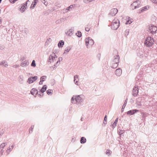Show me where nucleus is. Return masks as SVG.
<instances>
[{"mask_svg":"<svg viewBox=\"0 0 157 157\" xmlns=\"http://www.w3.org/2000/svg\"><path fill=\"white\" fill-rule=\"evenodd\" d=\"M68 10L67 9H63L61 10V13H65L67 12Z\"/></svg>","mask_w":157,"mask_h":157,"instance_id":"nucleus-41","label":"nucleus"},{"mask_svg":"<svg viewBox=\"0 0 157 157\" xmlns=\"http://www.w3.org/2000/svg\"><path fill=\"white\" fill-rule=\"evenodd\" d=\"M115 74L117 76H120L122 73V70L120 68L117 69L115 71Z\"/></svg>","mask_w":157,"mask_h":157,"instance_id":"nucleus-15","label":"nucleus"},{"mask_svg":"<svg viewBox=\"0 0 157 157\" xmlns=\"http://www.w3.org/2000/svg\"><path fill=\"white\" fill-rule=\"evenodd\" d=\"M70 48H66L64 53H63V55L67 53L70 51Z\"/></svg>","mask_w":157,"mask_h":157,"instance_id":"nucleus-34","label":"nucleus"},{"mask_svg":"<svg viewBox=\"0 0 157 157\" xmlns=\"http://www.w3.org/2000/svg\"><path fill=\"white\" fill-rule=\"evenodd\" d=\"M118 118H117L115 120L114 122L112 125L113 128H115L117 126V123L118 121Z\"/></svg>","mask_w":157,"mask_h":157,"instance_id":"nucleus-27","label":"nucleus"},{"mask_svg":"<svg viewBox=\"0 0 157 157\" xmlns=\"http://www.w3.org/2000/svg\"><path fill=\"white\" fill-rule=\"evenodd\" d=\"M30 2V1L29 0H28L27 2H26V6L27 5V4L28 3V2Z\"/></svg>","mask_w":157,"mask_h":157,"instance_id":"nucleus-58","label":"nucleus"},{"mask_svg":"<svg viewBox=\"0 0 157 157\" xmlns=\"http://www.w3.org/2000/svg\"><path fill=\"white\" fill-rule=\"evenodd\" d=\"M74 30V27H71L69 29H67V30H66L65 33L67 36H71L73 34Z\"/></svg>","mask_w":157,"mask_h":157,"instance_id":"nucleus-9","label":"nucleus"},{"mask_svg":"<svg viewBox=\"0 0 157 157\" xmlns=\"http://www.w3.org/2000/svg\"><path fill=\"white\" fill-rule=\"evenodd\" d=\"M76 35L79 37H80L82 36V33L79 31H78L77 33H76Z\"/></svg>","mask_w":157,"mask_h":157,"instance_id":"nucleus-31","label":"nucleus"},{"mask_svg":"<svg viewBox=\"0 0 157 157\" xmlns=\"http://www.w3.org/2000/svg\"><path fill=\"white\" fill-rule=\"evenodd\" d=\"M153 3L157 4V0H151Z\"/></svg>","mask_w":157,"mask_h":157,"instance_id":"nucleus-48","label":"nucleus"},{"mask_svg":"<svg viewBox=\"0 0 157 157\" xmlns=\"http://www.w3.org/2000/svg\"><path fill=\"white\" fill-rule=\"evenodd\" d=\"M78 76L77 75H76L74 76V81L75 84L78 85L77 83L78 82V81H77L76 82H75L76 78H78Z\"/></svg>","mask_w":157,"mask_h":157,"instance_id":"nucleus-36","label":"nucleus"},{"mask_svg":"<svg viewBox=\"0 0 157 157\" xmlns=\"http://www.w3.org/2000/svg\"><path fill=\"white\" fill-rule=\"evenodd\" d=\"M4 151L3 149L0 150V157L2 155L3 153L4 152Z\"/></svg>","mask_w":157,"mask_h":157,"instance_id":"nucleus-43","label":"nucleus"},{"mask_svg":"<svg viewBox=\"0 0 157 157\" xmlns=\"http://www.w3.org/2000/svg\"><path fill=\"white\" fill-rule=\"evenodd\" d=\"M154 42L153 39L151 36H148L147 37L145 41L144 42V44L147 46L149 47L152 45Z\"/></svg>","mask_w":157,"mask_h":157,"instance_id":"nucleus-2","label":"nucleus"},{"mask_svg":"<svg viewBox=\"0 0 157 157\" xmlns=\"http://www.w3.org/2000/svg\"><path fill=\"white\" fill-rule=\"evenodd\" d=\"M123 133V131H122L120 132H119V134L120 135H121Z\"/></svg>","mask_w":157,"mask_h":157,"instance_id":"nucleus-54","label":"nucleus"},{"mask_svg":"<svg viewBox=\"0 0 157 157\" xmlns=\"http://www.w3.org/2000/svg\"><path fill=\"white\" fill-rule=\"evenodd\" d=\"M55 67H56V65H54V66H52V68H54V69H55Z\"/></svg>","mask_w":157,"mask_h":157,"instance_id":"nucleus-60","label":"nucleus"},{"mask_svg":"<svg viewBox=\"0 0 157 157\" xmlns=\"http://www.w3.org/2000/svg\"><path fill=\"white\" fill-rule=\"evenodd\" d=\"M10 2L13 3H14L15 2V0H10Z\"/></svg>","mask_w":157,"mask_h":157,"instance_id":"nucleus-53","label":"nucleus"},{"mask_svg":"<svg viewBox=\"0 0 157 157\" xmlns=\"http://www.w3.org/2000/svg\"><path fill=\"white\" fill-rule=\"evenodd\" d=\"M120 21L118 19L115 18L112 21L111 24V27L112 29L117 30L119 27Z\"/></svg>","mask_w":157,"mask_h":157,"instance_id":"nucleus-1","label":"nucleus"},{"mask_svg":"<svg viewBox=\"0 0 157 157\" xmlns=\"http://www.w3.org/2000/svg\"><path fill=\"white\" fill-rule=\"evenodd\" d=\"M118 64L117 63H113V64L112 66H111V67L113 68H115L118 66Z\"/></svg>","mask_w":157,"mask_h":157,"instance_id":"nucleus-29","label":"nucleus"},{"mask_svg":"<svg viewBox=\"0 0 157 157\" xmlns=\"http://www.w3.org/2000/svg\"><path fill=\"white\" fill-rule=\"evenodd\" d=\"M29 64V61L28 60H25L21 63L20 66L22 67H25L27 66Z\"/></svg>","mask_w":157,"mask_h":157,"instance_id":"nucleus-13","label":"nucleus"},{"mask_svg":"<svg viewBox=\"0 0 157 157\" xmlns=\"http://www.w3.org/2000/svg\"><path fill=\"white\" fill-rule=\"evenodd\" d=\"M137 55L140 58H142L144 56L143 53V52L141 51H140L139 52H138L137 54Z\"/></svg>","mask_w":157,"mask_h":157,"instance_id":"nucleus-22","label":"nucleus"},{"mask_svg":"<svg viewBox=\"0 0 157 157\" xmlns=\"http://www.w3.org/2000/svg\"><path fill=\"white\" fill-rule=\"evenodd\" d=\"M31 66L33 67H35L36 66V64L35 63V61L34 60H33L32 63L31 64Z\"/></svg>","mask_w":157,"mask_h":157,"instance_id":"nucleus-35","label":"nucleus"},{"mask_svg":"<svg viewBox=\"0 0 157 157\" xmlns=\"http://www.w3.org/2000/svg\"><path fill=\"white\" fill-rule=\"evenodd\" d=\"M6 144L7 143L5 142L2 144L0 145V150L2 149V148H4Z\"/></svg>","mask_w":157,"mask_h":157,"instance_id":"nucleus-26","label":"nucleus"},{"mask_svg":"<svg viewBox=\"0 0 157 157\" xmlns=\"http://www.w3.org/2000/svg\"><path fill=\"white\" fill-rule=\"evenodd\" d=\"M129 20L127 21L126 22V24H130L132 22L131 21V22L130 23H129Z\"/></svg>","mask_w":157,"mask_h":157,"instance_id":"nucleus-55","label":"nucleus"},{"mask_svg":"<svg viewBox=\"0 0 157 157\" xmlns=\"http://www.w3.org/2000/svg\"><path fill=\"white\" fill-rule=\"evenodd\" d=\"M64 44V42L63 40H61L59 41V47H62Z\"/></svg>","mask_w":157,"mask_h":157,"instance_id":"nucleus-33","label":"nucleus"},{"mask_svg":"<svg viewBox=\"0 0 157 157\" xmlns=\"http://www.w3.org/2000/svg\"><path fill=\"white\" fill-rule=\"evenodd\" d=\"M43 81H40L39 82V84L40 85H41L43 84Z\"/></svg>","mask_w":157,"mask_h":157,"instance_id":"nucleus-57","label":"nucleus"},{"mask_svg":"<svg viewBox=\"0 0 157 157\" xmlns=\"http://www.w3.org/2000/svg\"><path fill=\"white\" fill-rule=\"evenodd\" d=\"M47 78V76H43L41 77L40 79L41 81H44Z\"/></svg>","mask_w":157,"mask_h":157,"instance_id":"nucleus-32","label":"nucleus"},{"mask_svg":"<svg viewBox=\"0 0 157 157\" xmlns=\"http://www.w3.org/2000/svg\"><path fill=\"white\" fill-rule=\"evenodd\" d=\"M83 97L84 96L83 95L75 96V101L76 102V103L80 104L83 101Z\"/></svg>","mask_w":157,"mask_h":157,"instance_id":"nucleus-6","label":"nucleus"},{"mask_svg":"<svg viewBox=\"0 0 157 157\" xmlns=\"http://www.w3.org/2000/svg\"><path fill=\"white\" fill-rule=\"evenodd\" d=\"M83 2L86 3H88L90 2L89 0H83Z\"/></svg>","mask_w":157,"mask_h":157,"instance_id":"nucleus-46","label":"nucleus"},{"mask_svg":"<svg viewBox=\"0 0 157 157\" xmlns=\"http://www.w3.org/2000/svg\"><path fill=\"white\" fill-rule=\"evenodd\" d=\"M75 6V4L71 5L69 6L67 8V9L68 10V11L71 10H72V9Z\"/></svg>","mask_w":157,"mask_h":157,"instance_id":"nucleus-25","label":"nucleus"},{"mask_svg":"<svg viewBox=\"0 0 157 157\" xmlns=\"http://www.w3.org/2000/svg\"><path fill=\"white\" fill-rule=\"evenodd\" d=\"M14 144H13L10 147H8V150H10V151H11L14 147Z\"/></svg>","mask_w":157,"mask_h":157,"instance_id":"nucleus-38","label":"nucleus"},{"mask_svg":"<svg viewBox=\"0 0 157 157\" xmlns=\"http://www.w3.org/2000/svg\"><path fill=\"white\" fill-rule=\"evenodd\" d=\"M138 87H134L132 91V95L134 97L136 96L138 94Z\"/></svg>","mask_w":157,"mask_h":157,"instance_id":"nucleus-11","label":"nucleus"},{"mask_svg":"<svg viewBox=\"0 0 157 157\" xmlns=\"http://www.w3.org/2000/svg\"><path fill=\"white\" fill-rule=\"evenodd\" d=\"M85 30L87 32H88L90 30V28H89L88 27H86L85 28Z\"/></svg>","mask_w":157,"mask_h":157,"instance_id":"nucleus-45","label":"nucleus"},{"mask_svg":"<svg viewBox=\"0 0 157 157\" xmlns=\"http://www.w3.org/2000/svg\"><path fill=\"white\" fill-rule=\"evenodd\" d=\"M10 150H8V149H7V150H6V153H7L8 154H9L10 152Z\"/></svg>","mask_w":157,"mask_h":157,"instance_id":"nucleus-51","label":"nucleus"},{"mask_svg":"<svg viewBox=\"0 0 157 157\" xmlns=\"http://www.w3.org/2000/svg\"><path fill=\"white\" fill-rule=\"evenodd\" d=\"M57 57L55 53H52L49 56V60L48 61V64H50L52 62L56 61Z\"/></svg>","mask_w":157,"mask_h":157,"instance_id":"nucleus-5","label":"nucleus"},{"mask_svg":"<svg viewBox=\"0 0 157 157\" xmlns=\"http://www.w3.org/2000/svg\"><path fill=\"white\" fill-rule=\"evenodd\" d=\"M85 41L86 46L87 48L91 46L94 44V42L93 40L90 37H88L86 38L85 40Z\"/></svg>","mask_w":157,"mask_h":157,"instance_id":"nucleus-3","label":"nucleus"},{"mask_svg":"<svg viewBox=\"0 0 157 157\" xmlns=\"http://www.w3.org/2000/svg\"><path fill=\"white\" fill-rule=\"evenodd\" d=\"M30 93L32 95H34V94H38L39 95L40 97H41L42 96L38 94V90L35 88H33L30 91Z\"/></svg>","mask_w":157,"mask_h":157,"instance_id":"nucleus-14","label":"nucleus"},{"mask_svg":"<svg viewBox=\"0 0 157 157\" xmlns=\"http://www.w3.org/2000/svg\"><path fill=\"white\" fill-rule=\"evenodd\" d=\"M37 79V77L35 76L34 77H31L28 79L27 82L29 84L33 83Z\"/></svg>","mask_w":157,"mask_h":157,"instance_id":"nucleus-10","label":"nucleus"},{"mask_svg":"<svg viewBox=\"0 0 157 157\" xmlns=\"http://www.w3.org/2000/svg\"><path fill=\"white\" fill-rule=\"evenodd\" d=\"M26 6L25 4H24L21 6V8L20 9V11L22 13L24 12L25 10V9L26 8Z\"/></svg>","mask_w":157,"mask_h":157,"instance_id":"nucleus-17","label":"nucleus"},{"mask_svg":"<svg viewBox=\"0 0 157 157\" xmlns=\"http://www.w3.org/2000/svg\"><path fill=\"white\" fill-rule=\"evenodd\" d=\"M119 57L118 55H116L114 56V59L113 60V63H118L119 62Z\"/></svg>","mask_w":157,"mask_h":157,"instance_id":"nucleus-16","label":"nucleus"},{"mask_svg":"<svg viewBox=\"0 0 157 157\" xmlns=\"http://www.w3.org/2000/svg\"><path fill=\"white\" fill-rule=\"evenodd\" d=\"M36 5V4H32L30 6V9H32L34 8Z\"/></svg>","mask_w":157,"mask_h":157,"instance_id":"nucleus-44","label":"nucleus"},{"mask_svg":"<svg viewBox=\"0 0 157 157\" xmlns=\"http://www.w3.org/2000/svg\"><path fill=\"white\" fill-rule=\"evenodd\" d=\"M34 127V125H32L31 126V127L29 129V132L31 133L32 132L33 130Z\"/></svg>","mask_w":157,"mask_h":157,"instance_id":"nucleus-39","label":"nucleus"},{"mask_svg":"<svg viewBox=\"0 0 157 157\" xmlns=\"http://www.w3.org/2000/svg\"><path fill=\"white\" fill-rule=\"evenodd\" d=\"M129 32V30L128 29H126L125 30V36L126 37H127V36L128 35Z\"/></svg>","mask_w":157,"mask_h":157,"instance_id":"nucleus-37","label":"nucleus"},{"mask_svg":"<svg viewBox=\"0 0 157 157\" xmlns=\"http://www.w3.org/2000/svg\"><path fill=\"white\" fill-rule=\"evenodd\" d=\"M127 99H126V100H125V101L124 103V104L122 106V108L121 110V112H123L124 111V108L125 107L127 103Z\"/></svg>","mask_w":157,"mask_h":157,"instance_id":"nucleus-20","label":"nucleus"},{"mask_svg":"<svg viewBox=\"0 0 157 157\" xmlns=\"http://www.w3.org/2000/svg\"><path fill=\"white\" fill-rule=\"evenodd\" d=\"M95 0H89L90 2L94 1Z\"/></svg>","mask_w":157,"mask_h":157,"instance_id":"nucleus-62","label":"nucleus"},{"mask_svg":"<svg viewBox=\"0 0 157 157\" xmlns=\"http://www.w3.org/2000/svg\"><path fill=\"white\" fill-rule=\"evenodd\" d=\"M2 64H3L6 67H7L8 66L7 62L5 60H3L2 62H0V65H1Z\"/></svg>","mask_w":157,"mask_h":157,"instance_id":"nucleus-19","label":"nucleus"},{"mask_svg":"<svg viewBox=\"0 0 157 157\" xmlns=\"http://www.w3.org/2000/svg\"><path fill=\"white\" fill-rule=\"evenodd\" d=\"M157 31V27L154 25H152L149 28V32L152 34H155Z\"/></svg>","mask_w":157,"mask_h":157,"instance_id":"nucleus-7","label":"nucleus"},{"mask_svg":"<svg viewBox=\"0 0 157 157\" xmlns=\"http://www.w3.org/2000/svg\"><path fill=\"white\" fill-rule=\"evenodd\" d=\"M146 10H147V6H145L141 9V10H140L139 13H140L143 12L144 11Z\"/></svg>","mask_w":157,"mask_h":157,"instance_id":"nucleus-30","label":"nucleus"},{"mask_svg":"<svg viewBox=\"0 0 157 157\" xmlns=\"http://www.w3.org/2000/svg\"><path fill=\"white\" fill-rule=\"evenodd\" d=\"M19 67V65H13V67L15 68H17L18 67Z\"/></svg>","mask_w":157,"mask_h":157,"instance_id":"nucleus-47","label":"nucleus"},{"mask_svg":"<svg viewBox=\"0 0 157 157\" xmlns=\"http://www.w3.org/2000/svg\"><path fill=\"white\" fill-rule=\"evenodd\" d=\"M110 150H107L106 153V154L108 155H109V153H110Z\"/></svg>","mask_w":157,"mask_h":157,"instance_id":"nucleus-50","label":"nucleus"},{"mask_svg":"<svg viewBox=\"0 0 157 157\" xmlns=\"http://www.w3.org/2000/svg\"><path fill=\"white\" fill-rule=\"evenodd\" d=\"M103 123L104 124H106L107 123V121H104Z\"/></svg>","mask_w":157,"mask_h":157,"instance_id":"nucleus-56","label":"nucleus"},{"mask_svg":"<svg viewBox=\"0 0 157 157\" xmlns=\"http://www.w3.org/2000/svg\"><path fill=\"white\" fill-rule=\"evenodd\" d=\"M75 96H74L71 99V102L73 104L76 103V102L75 101Z\"/></svg>","mask_w":157,"mask_h":157,"instance_id":"nucleus-28","label":"nucleus"},{"mask_svg":"<svg viewBox=\"0 0 157 157\" xmlns=\"http://www.w3.org/2000/svg\"><path fill=\"white\" fill-rule=\"evenodd\" d=\"M59 43H58V46L59 47Z\"/></svg>","mask_w":157,"mask_h":157,"instance_id":"nucleus-64","label":"nucleus"},{"mask_svg":"<svg viewBox=\"0 0 157 157\" xmlns=\"http://www.w3.org/2000/svg\"><path fill=\"white\" fill-rule=\"evenodd\" d=\"M58 62H59V61H57L56 64V67H57L58 66L57 64V63H58Z\"/></svg>","mask_w":157,"mask_h":157,"instance_id":"nucleus-61","label":"nucleus"},{"mask_svg":"<svg viewBox=\"0 0 157 157\" xmlns=\"http://www.w3.org/2000/svg\"><path fill=\"white\" fill-rule=\"evenodd\" d=\"M107 115H105V117H104V121H107Z\"/></svg>","mask_w":157,"mask_h":157,"instance_id":"nucleus-52","label":"nucleus"},{"mask_svg":"<svg viewBox=\"0 0 157 157\" xmlns=\"http://www.w3.org/2000/svg\"><path fill=\"white\" fill-rule=\"evenodd\" d=\"M38 0H34L33 1V3H34V4H36L38 2Z\"/></svg>","mask_w":157,"mask_h":157,"instance_id":"nucleus-49","label":"nucleus"},{"mask_svg":"<svg viewBox=\"0 0 157 157\" xmlns=\"http://www.w3.org/2000/svg\"><path fill=\"white\" fill-rule=\"evenodd\" d=\"M47 85H44L42 88L40 90V91L41 93H43L47 89Z\"/></svg>","mask_w":157,"mask_h":157,"instance_id":"nucleus-18","label":"nucleus"},{"mask_svg":"<svg viewBox=\"0 0 157 157\" xmlns=\"http://www.w3.org/2000/svg\"><path fill=\"white\" fill-rule=\"evenodd\" d=\"M52 90H48L47 91V94L49 95H51L52 94Z\"/></svg>","mask_w":157,"mask_h":157,"instance_id":"nucleus-40","label":"nucleus"},{"mask_svg":"<svg viewBox=\"0 0 157 157\" xmlns=\"http://www.w3.org/2000/svg\"><path fill=\"white\" fill-rule=\"evenodd\" d=\"M18 80L19 82L22 84L23 81V77L22 75H20L18 78Z\"/></svg>","mask_w":157,"mask_h":157,"instance_id":"nucleus-23","label":"nucleus"},{"mask_svg":"<svg viewBox=\"0 0 157 157\" xmlns=\"http://www.w3.org/2000/svg\"><path fill=\"white\" fill-rule=\"evenodd\" d=\"M141 6L140 2L138 0L132 3L131 5V8L132 10L137 9Z\"/></svg>","mask_w":157,"mask_h":157,"instance_id":"nucleus-4","label":"nucleus"},{"mask_svg":"<svg viewBox=\"0 0 157 157\" xmlns=\"http://www.w3.org/2000/svg\"><path fill=\"white\" fill-rule=\"evenodd\" d=\"M138 105L141 106V103L140 102H139V104H138Z\"/></svg>","mask_w":157,"mask_h":157,"instance_id":"nucleus-59","label":"nucleus"},{"mask_svg":"<svg viewBox=\"0 0 157 157\" xmlns=\"http://www.w3.org/2000/svg\"><path fill=\"white\" fill-rule=\"evenodd\" d=\"M66 17H63L61 19L60 21L61 22H64L66 20Z\"/></svg>","mask_w":157,"mask_h":157,"instance_id":"nucleus-42","label":"nucleus"},{"mask_svg":"<svg viewBox=\"0 0 157 157\" xmlns=\"http://www.w3.org/2000/svg\"><path fill=\"white\" fill-rule=\"evenodd\" d=\"M97 56L98 57H100V54H98L97 55Z\"/></svg>","mask_w":157,"mask_h":157,"instance_id":"nucleus-63","label":"nucleus"},{"mask_svg":"<svg viewBox=\"0 0 157 157\" xmlns=\"http://www.w3.org/2000/svg\"><path fill=\"white\" fill-rule=\"evenodd\" d=\"M86 139L85 138L83 137L81 138L80 141L81 144H84L86 142Z\"/></svg>","mask_w":157,"mask_h":157,"instance_id":"nucleus-24","label":"nucleus"},{"mask_svg":"<svg viewBox=\"0 0 157 157\" xmlns=\"http://www.w3.org/2000/svg\"><path fill=\"white\" fill-rule=\"evenodd\" d=\"M139 110L138 109H134L133 110H131L128 111L127 112V114L128 115H131L134 114L138 112Z\"/></svg>","mask_w":157,"mask_h":157,"instance_id":"nucleus-12","label":"nucleus"},{"mask_svg":"<svg viewBox=\"0 0 157 157\" xmlns=\"http://www.w3.org/2000/svg\"><path fill=\"white\" fill-rule=\"evenodd\" d=\"M52 41V39L51 38H48L47 39L46 42L45 43V45L46 46H48L49 44Z\"/></svg>","mask_w":157,"mask_h":157,"instance_id":"nucleus-21","label":"nucleus"},{"mask_svg":"<svg viewBox=\"0 0 157 157\" xmlns=\"http://www.w3.org/2000/svg\"><path fill=\"white\" fill-rule=\"evenodd\" d=\"M118 10L116 8H113L111 10L109 15L110 16H114L117 13Z\"/></svg>","mask_w":157,"mask_h":157,"instance_id":"nucleus-8","label":"nucleus"}]
</instances>
